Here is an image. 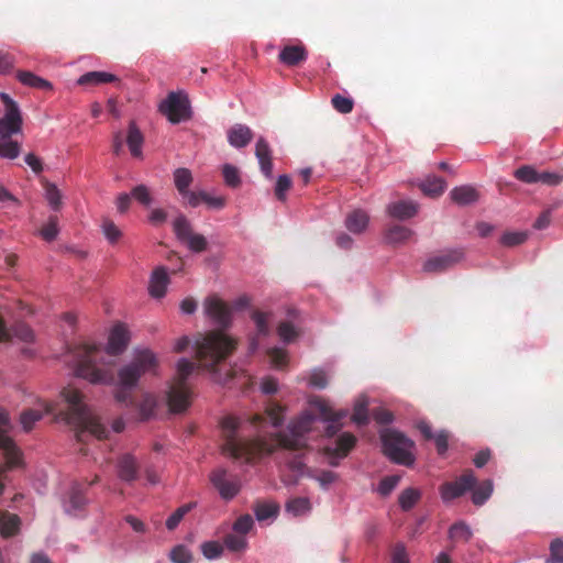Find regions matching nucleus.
<instances>
[{
    "instance_id": "cd10ccee",
    "label": "nucleus",
    "mask_w": 563,
    "mask_h": 563,
    "mask_svg": "<svg viewBox=\"0 0 563 563\" xmlns=\"http://www.w3.org/2000/svg\"><path fill=\"white\" fill-rule=\"evenodd\" d=\"M143 142H144V139H143V135H142L140 129L136 126L135 122L132 121L129 124L126 144H128L131 155L133 157H136V158L142 157Z\"/></svg>"
},
{
    "instance_id": "dca6fc26",
    "label": "nucleus",
    "mask_w": 563,
    "mask_h": 563,
    "mask_svg": "<svg viewBox=\"0 0 563 563\" xmlns=\"http://www.w3.org/2000/svg\"><path fill=\"white\" fill-rule=\"evenodd\" d=\"M210 481L224 499H232L240 490V485L236 482L229 481L227 471L223 468L213 471Z\"/></svg>"
},
{
    "instance_id": "c03bdc74",
    "label": "nucleus",
    "mask_w": 563,
    "mask_h": 563,
    "mask_svg": "<svg viewBox=\"0 0 563 563\" xmlns=\"http://www.w3.org/2000/svg\"><path fill=\"white\" fill-rule=\"evenodd\" d=\"M58 218L57 216H51L47 223L40 230V235L47 242H52L58 234Z\"/></svg>"
},
{
    "instance_id": "052dcab7",
    "label": "nucleus",
    "mask_w": 563,
    "mask_h": 563,
    "mask_svg": "<svg viewBox=\"0 0 563 563\" xmlns=\"http://www.w3.org/2000/svg\"><path fill=\"white\" fill-rule=\"evenodd\" d=\"M399 481H400L399 475H390V476L384 477L379 483L378 493L382 496L389 495L396 488Z\"/></svg>"
},
{
    "instance_id": "1a4fd4ad",
    "label": "nucleus",
    "mask_w": 563,
    "mask_h": 563,
    "mask_svg": "<svg viewBox=\"0 0 563 563\" xmlns=\"http://www.w3.org/2000/svg\"><path fill=\"white\" fill-rule=\"evenodd\" d=\"M314 417L303 413L291 421L287 431L276 433L277 446L289 451H300L307 446L305 435L311 430Z\"/></svg>"
},
{
    "instance_id": "58836bf2",
    "label": "nucleus",
    "mask_w": 563,
    "mask_h": 563,
    "mask_svg": "<svg viewBox=\"0 0 563 563\" xmlns=\"http://www.w3.org/2000/svg\"><path fill=\"white\" fill-rule=\"evenodd\" d=\"M278 511V505L272 503H257L254 506L255 517L258 521H264L269 518L276 517Z\"/></svg>"
},
{
    "instance_id": "6e6d98bb",
    "label": "nucleus",
    "mask_w": 563,
    "mask_h": 563,
    "mask_svg": "<svg viewBox=\"0 0 563 563\" xmlns=\"http://www.w3.org/2000/svg\"><path fill=\"white\" fill-rule=\"evenodd\" d=\"M545 563H563V541L561 539H554L550 543V556Z\"/></svg>"
},
{
    "instance_id": "2f4dec72",
    "label": "nucleus",
    "mask_w": 563,
    "mask_h": 563,
    "mask_svg": "<svg viewBox=\"0 0 563 563\" xmlns=\"http://www.w3.org/2000/svg\"><path fill=\"white\" fill-rule=\"evenodd\" d=\"M413 235V231L404 225H393L386 231V241L390 244L407 242Z\"/></svg>"
},
{
    "instance_id": "6ab92c4d",
    "label": "nucleus",
    "mask_w": 563,
    "mask_h": 563,
    "mask_svg": "<svg viewBox=\"0 0 563 563\" xmlns=\"http://www.w3.org/2000/svg\"><path fill=\"white\" fill-rule=\"evenodd\" d=\"M307 49L303 45H286L279 53L278 58L280 63L295 67L300 65L307 59Z\"/></svg>"
},
{
    "instance_id": "f704fd0d",
    "label": "nucleus",
    "mask_w": 563,
    "mask_h": 563,
    "mask_svg": "<svg viewBox=\"0 0 563 563\" xmlns=\"http://www.w3.org/2000/svg\"><path fill=\"white\" fill-rule=\"evenodd\" d=\"M174 183L179 195L186 194L192 183V175L188 168L180 167L174 172Z\"/></svg>"
},
{
    "instance_id": "de8ad7c7",
    "label": "nucleus",
    "mask_w": 563,
    "mask_h": 563,
    "mask_svg": "<svg viewBox=\"0 0 563 563\" xmlns=\"http://www.w3.org/2000/svg\"><path fill=\"white\" fill-rule=\"evenodd\" d=\"M332 107L342 114H347L352 112L354 107V101L352 98L344 97L342 95H334L331 99Z\"/></svg>"
},
{
    "instance_id": "412c9836",
    "label": "nucleus",
    "mask_w": 563,
    "mask_h": 563,
    "mask_svg": "<svg viewBox=\"0 0 563 563\" xmlns=\"http://www.w3.org/2000/svg\"><path fill=\"white\" fill-rule=\"evenodd\" d=\"M139 463L136 459L126 453L118 460V475L122 481L133 482L139 475Z\"/></svg>"
},
{
    "instance_id": "f03ea898",
    "label": "nucleus",
    "mask_w": 563,
    "mask_h": 563,
    "mask_svg": "<svg viewBox=\"0 0 563 563\" xmlns=\"http://www.w3.org/2000/svg\"><path fill=\"white\" fill-rule=\"evenodd\" d=\"M129 343V332L123 324H117L110 335L107 350L103 351L95 344H79L71 349V360L75 374L90 383L110 384L113 382V373L108 368L98 367L103 361V355H118L122 353Z\"/></svg>"
},
{
    "instance_id": "393cba45",
    "label": "nucleus",
    "mask_w": 563,
    "mask_h": 563,
    "mask_svg": "<svg viewBox=\"0 0 563 563\" xmlns=\"http://www.w3.org/2000/svg\"><path fill=\"white\" fill-rule=\"evenodd\" d=\"M168 283L169 278L165 267H157L153 272L150 280L148 290L151 296L155 298H162L166 292Z\"/></svg>"
},
{
    "instance_id": "39448f33",
    "label": "nucleus",
    "mask_w": 563,
    "mask_h": 563,
    "mask_svg": "<svg viewBox=\"0 0 563 563\" xmlns=\"http://www.w3.org/2000/svg\"><path fill=\"white\" fill-rule=\"evenodd\" d=\"M238 341L222 330L209 331L199 335L196 341V356L208 371H216V366L229 357L236 349Z\"/></svg>"
},
{
    "instance_id": "a18cd8bd",
    "label": "nucleus",
    "mask_w": 563,
    "mask_h": 563,
    "mask_svg": "<svg viewBox=\"0 0 563 563\" xmlns=\"http://www.w3.org/2000/svg\"><path fill=\"white\" fill-rule=\"evenodd\" d=\"M45 197L49 203V206L54 210H58L62 206V194L58 188L48 181L44 183Z\"/></svg>"
},
{
    "instance_id": "338daca9",
    "label": "nucleus",
    "mask_w": 563,
    "mask_h": 563,
    "mask_svg": "<svg viewBox=\"0 0 563 563\" xmlns=\"http://www.w3.org/2000/svg\"><path fill=\"white\" fill-rule=\"evenodd\" d=\"M314 406L316 408L318 409L320 416L322 417V419L325 421V420H329V419H334L336 418L335 416L338 413H342L343 411H334L330 405L322 400V399H318L314 401Z\"/></svg>"
},
{
    "instance_id": "0eeeda50",
    "label": "nucleus",
    "mask_w": 563,
    "mask_h": 563,
    "mask_svg": "<svg viewBox=\"0 0 563 563\" xmlns=\"http://www.w3.org/2000/svg\"><path fill=\"white\" fill-rule=\"evenodd\" d=\"M195 363L186 358H181L177 363V371L167 394V402L173 412H183L189 405L191 391L187 385V378L192 374Z\"/></svg>"
},
{
    "instance_id": "13d9d810",
    "label": "nucleus",
    "mask_w": 563,
    "mask_h": 563,
    "mask_svg": "<svg viewBox=\"0 0 563 563\" xmlns=\"http://www.w3.org/2000/svg\"><path fill=\"white\" fill-rule=\"evenodd\" d=\"M527 236L526 232H506L500 238V243L505 246H516L522 244Z\"/></svg>"
},
{
    "instance_id": "4468645a",
    "label": "nucleus",
    "mask_w": 563,
    "mask_h": 563,
    "mask_svg": "<svg viewBox=\"0 0 563 563\" xmlns=\"http://www.w3.org/2000/svg\"><path fill=\"white\" fill-rule=\"evenodd\" d=\"M205 311L216 324L227 329L231 324V308L219 297L210 296L205 300Z\"/></svg>"
},
{
    "instance_id": "0e129e2a",
    "label": "nucleus",
    "mask_w": 563,
    "mask_h": 563,
    "mask_svg": "<svg viewBox=\"0 0 563 563\" xmlns=\"http://www.w3.org/2000/svg\"><path fill=\"white\" fill-rule=\"evenodd\" d=\"M268 356L276 367H283L287 364L288 355L287 352L284 349L280 347H273L268 350Z\"/></svg>"
},
{
    "instance_id": "aec40b11",
    "label": "nucleus",
    "mask_w": 563,
    "mask_h": 563,
    "mask_svg": "<svg viewBox=\"0 0 563 563\" xmlns=\"http://www.w3.org/2000/svg\"><path fill=\"white\" fill-rule=\"evenodd\" d=\"M87 505L86 493L80 484H74L68 494V501L65 503V510L77 516Z\"/></svg>"
},
{
    "instance_id": "473e14b6",
    "label": "nucleus",
    "mask_w": 563,
    "mask_h": 563,
    "mask_svg": "<svg viewBox=\"0 0 563 563\" xmlns=\"http://www.w3.org/2000/svg\"><path fill=\"white\" fill-rule=\"evenodd\" d=\"M446 188L444 179L438 176H430L421 184V190L431 197H438L443 194Z\"/></svg>"
},
{
    "instance_id": "6e6552de",
    "label": "nucleus",
    "mask_w": 563,
    "mask_h": 563,
    "mask_svg": "<svg viewBox=\"0 0 563 563\" xmlns=\"http://www.w3.org/2000/svg\"><path fill=\"white\" fill-rule=\"evenodd\" d=\"M383 452L394 463L411 466L415 463L412 449L415 443L404 433L386 429L380 433Z\"/></svg>"
},
{
    "instance_id": "e2e57ef3",
    "label": "nucleus",
    "mask_w": 563,
    "mask_h": 563,
    "mask_svg": "<svg viewBox=\"0 0 563 563\" xmlns=\"http://www.w3.org/2000/svg\"><path fill=\"white\" fill-rule=\"evenodd\" d=\"M309 385L319 389L328 386V376L324 371L316 368L311 372L309 377Z\"/></svg>"
},
{
    "instance_id": "5701e85b",
    "label": "nucleus",
    "mask_w": 563,
    "mask_h": 563,
    "mask_svg": "<svg viewBox=\"0 0 563 563\" xmlns=\"http://www.w3.org/2000/svg\"><path fill=\"white\" fill-rule=\"evenodd\" d=\"M252 139V130L244 124H235L228 131L229 143L236 148L245 147Z\"/></svg>"
},
{
    "instance_id": "423d86ee",
    "label": "nucleus",
    "mask_w": 563,
    "mask_h": 563,
    "mask_svg": "<svg viewBox=\"0 0 563 563\" xmlns=\"http://www.w3.org/2000/svg\"><path fill=\"white\" fill-rule=\"evenodd\" d=\"M156 365V357L151 351L137 352L132 362L123 366L118 373L120 387L115 393V399L119 402H131L130 389L136 386L142 375L153 372Z\"/></svg>"
},
{
    "instance_id": "4be33fe9",
    "label": "nucleus",
    "mask_w": 563,
    "mask_h": 563,
    "mask_svg": "<svg viewBox=\"0 0 563 563\" xmlns=\"http://www.w3.org/2000/svg\"><path fill=\"white\" fill-rule=\"evenodd\" d=\"M387 212L390 217L406 220L415 217L418 212V205L413 201L399 200L387 206Z\"/></svg>"
},
{
    "instance_id": "9d476101",
    "label": "nucleus",
    "mask_w": 563,
    "mask_h": 563,
    "mask_svg": "<svg viewBox=\"0 0 563 563\" xmlns=\"http://www.w3.org/2000/svg\"><path fill=\"white\" fill-rule=\"evenodd\" d=\"M10 428L9 413L4 409H0V450L4 459V463L0 464V495L4 488L2 483L3 474L9 470L18 467L22 462L21 451L18 449L13 440L5 434Z\"/></svg>"
},
{
    "instance_id": "49530a36",
    "label": "nucleus",
    "mask_w": 563,
    "mask_h": 563,
    "mask_svg": "<svg viewBox=\"0 0 563 563\" xmlns=\"http://www.w3.org/2000/svg\"><path fill=\"white\" fill-rule=\"evenodd\" d=\"M169 559L174 563H191L192 553L185 545L178 544L172 549Z\"/></svg>"
},
{
    "instance_id": "2eb2a0df",
    "label": "nucleus",
    "mask_w": 563,
    "mask_h": 563,
    "mask_svg": "<svg viewBox=\"0 0 563 563\" xmlns=\"http://www.w3.org/2000/svg\"><path fill=\"white\" fill-rule=\"evenodd\" d=\"M463 258V252L461 250H450L442 254L430 257L423 264V271L427 273H441Z\"/></svg>"
},
{
    "instance_id": "79ce46f5",
    "label": "nucleus",
    "mask_w": 563,
    "mask_h": 563,
    "mask_svg": "<svg viewBox=\"0 0 563 563\" xmlns=\"http://www.w3.org/2000/svg\"><path fill=\"white\" fill-rule=\"evenodd\" d=\"M367 405L365 397L358 398L354 405L352 420L358 426L368 423Z\"/></svg>"
},
{
    "instance_id": "4d7b16f0",
    "label": "nucleus",
    "mask_w": 563,
    "mask_h": 563,
    "mask_svg": "<svg viewBox=\"0 0 563 563\" xmlns=\"http://www.w3.org/2000/svg\"><path fill=\"white\" fill-rule=\"evenodd\" d=\"M252 319L255 322L258 334L267 335L269 333L268 313L255 310L252 313Z\"/></svg>"
},
{
    "instance_id": "864d4df0",
    "label": "nucleus",
    "mask_w": 563,
    "mask_h": 563,
    "mask_svg": "<svg viewBox=\"0 0 563 563\" xmlns=\"http://www.w3.org/2000/svg\"><path fill=\"white\" fill-rule=\"evenodd\" d=\"M201 551L208 560H214L223 553V545L218 541H207L201 544Z\"/></svg>"
},
{
    "instance_id": "ddd939ff",
    "label": "nucleus",
    "mask_w": 563,
    "mask_h": 563,
    "mask_svg": "<svg viewBox=\"0 0 563 563\" xmlns=\"http://www.w3.org/2000/svg\"><path fill=\"white\" fill-rule=\"evenodd\" d=\"M356 444V437L350 432L340 434L332 444L324 446V453L330 457L329 464L339 465V460L345 457Z\"/></svg>"
},
{
    "instance_id": "8fccbe9b",
    "label": "nucleus",
    "mask_w": 563,
    "mask_h": 563,
    "mask_svg": "<svg viewBox=\"0 0 563 563\" xmlns=\"http://www.w3.org/2000/svg\"><path fill=\"white\" fill-rule=\"evenodd\" d=\"M515 177L526 184H537L538 178V170L530 166V165H523L516 169Z\"/></svg>"
},
{
    "instance_id": "f257e3e1",
    "label": "nucleus",
    "mask_w": 563,
    "mask_h": 563,
    "mask_svg": "<svg viewBox=\"0 0 563 563\" xmlns=\"http://www.w3.org/2000/svg\"><path fill=\"white\" fill-rule=\"evenodd\" d=\"M60 396L67 406L66 409L58 410L55 404L41 401L38 409L23 410L20 415L23 430L31 431L34 423L41 420L45 413H53L57 419L65 420L75 428L78 441H84L86 434H91L98 440L108 438L109 430L88 407L85 396L79 389L67 386L63 388Z\"/></svg>"
},
{
    "instance_id": "ea45409f",
    "label": "nucleus",
    "mask_w": 563,
    "mask_h": 563,
    "mask_svg": "<svg viewBox=\"0 0 563 563\" xmlns=\"http://www.w3.org/2000/svg\"><path fill=\"white\" fill-rule=\"evenodd\" d=\"M196 507L195 503H188L180 507H178L166 520V528L168 530H174L180 523L183 518Z\"/></svg>"
},
{
    "instance_id": "680f3d73",
    "label": "nucleus",
    "mask_w": 563,
    "mask_h": 563,
    "mask_svg": "<svg viewBox=\"0 0 563 563\" xmlns=\"http://www.w3.org/2000/svg\"><path fill=\"white\" fill-rule=\"evenodd\" d=\"M291 187V179L288 175H282L278 177L275 186V195L278 200L284 201L286 199V192Z\"/></svg>"
},
{
    "instance_id": "c85d7f7f",
    "label": "nucleus",
    "mask_w": 563,
    "mask_h": 563,
    "mask_svg": "<svg viewBox=\"0 0 563 563\" xmlns=\"http://www.w3.org/2000/svg\"><path fill=\"white\" fill-rule=\"evenodd\" d=\"M18 80L32 88L41 89V90H51L53 88L52 84L46 79L36 76L32 71L27 70H19L16 73Z\"/></svg>"
},
{
    "instance_id": "7ed1b4c3",
    "label": "nucleus",
    "mask_w": 563,
    "mask_h": 563,
    "mask_svg": "<svg viewBox=\"0 0 563 563\" xmlns=\"http://www.w3.org/2000/svg\"><path fill=\"white\" fill-rule=\"evenodd\" d=\"M221 424L224 437L222 452L234 460H243L250 463L262 453L272 454L275 451V448L263 439L240 437L238 431L241 422L236 417H225Z\"/></svg>"
},
{
    "instance_id": "20e7f679",
    "label": "nucleus",
    "mask_w": 563,
    "mask_h": 563,
    "mask_svg": "<svg viewBox=\"0 0 563 563\" xmlns=\"http://www.w3.org/2000/svg\"><path fill=\"white\" fill-rule=\"evenodd\" d=\"M0 100L4 107V113L0 117V157L14 159L21 152V143L14 136L22 133V113L8 93L1 92Z\"/></svg>"
},
{
    "instance_id": "7c9ffc66",
    "label": "nucleus",
    "mask_w": 563,
    "mask_h": 563,
    "mask_svg": "<svg viewBox=\"0 0 563 563\" xmlns=\"http://www.w3.org/2000/svg\"><path fill=\"white\" fill-rule=\"evenodd\" d=\"M493 482L485 479L472 489V503L475 506L484 505L493 494Z\"/></svg>"
},
{
    "instance_id": "f3484780",
    "label": "nucleus",
    "mask_w": 563,
    "mask_h": 563,
    "mask_svg": "<svg viewBox=\"0 0 563 563\" xmlns=\"http://www.w3.org/2000/svg\"><path fill=\"white\" fill-rule=\"evenodd\" d=\"M12 338H16L23 342H32L34 340V332L23 322L14 324L13 328L9 330L0 316V342L10 341Z\"/></svg>"
},
{
    "instance_id": "603ef678",
    "label": "nucleus",
    "mask_w": 563,
    "mask_h": 563,
    "mask_svg": "<svg viewBox=\"0 0 563 563\" xmlns=\"http://www.w3.org/2000/svg\"><path fill=\"white\" fill-rule=\"evenodd\" d=\"M222 175L228 186L236 188L241 184L239 169L230 164H225L222 168Z\"/></svg>"
},
{
    "instance_id": "774afa93",
    "label": "nucleus",
    "mask_w": 563,
    "mask_h": 563,
    "mask_svg": "<svg viewBox=\"0 0 563 563\" xmlns=\"http://www.w3.org/2000/svg\"><path fill=\"white\" fill-rule=\"evenodd\" d=\"M391 563H409L404 544H396L391 552Z\"/></svg>"
},
{
    "instance_id": "c9c22d12",
    "label": "nucleus",
    "mask_w": 563,
    "mask_h": 563,
    "mask_svg": "<svg viewBox=\"0 0 563 563\" xmlns=\"http://www.w3.org/2000/svg\"><path fill=\"white\" fill-rule=\"evenodd\" d=\"M449 538L454 542H468L472 538V530L465 522L460 521L451 526Z\"/></svg>"
},
{
    "instance_id": "e433bc0d",
    "label": "nucleus",
    "mask_w": 563,
    "mask_h": 563,
    "mask_svg": "<svg viewBox=\"0 0 563 563\" xmlns=\"http://www.w3.org/2000/svg\"><path fill=\"white\" fill-rule=\"evenodd\" d=\"M223 544L232 552H242L247 548V540L246 537L233 531L223 538Z\"/></svg>"
},
{
    "instance_id": "9b49d317",
    "label": "nucleus",
    "mask_w": 563,
    "mask_h": 563,
    "mask_svg": "<svg viewBox=\"0 0 563 563\" xmlns=\"http://www.w3.org/2000/svg\"><path fill=\"white\" fill-rule=\"evenodd\" d=\"M161 111L174 124L191 117L189 100L186 95L180 92H170L161 104Z\"/></svg>"
},
{
    "instance_id": "a19ab883",
    "label": "nucleus",
    "mask_w": 563,
    "mask_h": 563,
    "mask_svg": "<svg viewBox=\"0 0 563 563\" xmlns=\"http://www.w3.org/2000/svg\"><path fill=\"white\" fill-rule=\"evenodd\" d=\"M277 334L285 343H291L299 336V330L291 321H282L277 327Z\"/></svg>"
},
{
    "instance_id": "37998d69",
    "label": "nucleus",
    "mask_w": 563,
    "mask_h": 563,
    "mask_svg": "<svg viewBox=\"0 0 563 563\" xmlns=\"http://www.w3.org/2000/svg\"><path fill=\"white\" fill-rule=\"evenodd\" d=\"M420 499V492L415 488H407L399 495L398 501L402 510H410Z\"/></svg>"
},
{
    "instance_id": "bf43d9fd",
    "label": "nucleus",
    "mask_w": 563,
    "mask_h": 563,
    "mask_svg": "<svg viewBox=\"0 0 563 563\" xmlns=\"http://www.w3.org/2000/svg\"><path fill=\"white\" fill-rule=\"evenodd\" d=\"M185 244L192 252L200 253L207 250L208 242L207 239L202 234L194 233Z\"/></svg>"
},
{
    "instance_id": "c756f323",
    "label": "nucleus",
    "mask_w": 563,
    "mask_h": 563,
    "mask_svg": "<svg viewBox=\"0 0 563 563\" xmlns=\"http://www.w3.org/2000/svg\"><path fill=\"white\" fill-rule=\"evenodd\" d=\"M368 224V216L363 210L352 211L345 219V225L352 233L363 232Z\"/></svg>"
},
{
    "instance_id": "bb28decb",
    "label": "nucleus",
    "mask_w": 563,
    "mask_h": 563,
    "mask_svg": "<svg viewBox=\"0 0 563 563\" xmlns=\"http://www.w3.org/2000/svg\"><path fill=\"white\" fill-rule=\"evenodd\" d=\"M114 81H119V79L113 74L107 71H88L78 78L77 84L80 86H97Z\"/></svg>"
},
{
    "instance_id": "5fc2aeb1",
    "label": "nucleus",
    "mask_w": 563,
    "mask_h": 563,
    "mask_svg": "<svg viewBox=\"0 0 563 563\" xmlns=\"http://www.w3.org/2000/svg\"><path fill=\"white\" fill-rule=\"evenodd\" d=\"M133 199L139 201L141 205L147 207L152 203V195L150 189L145 185H137L131 190Z\"/></svg>"
},
{
    "instance_id": "4c0bfd02",
    "label": "nucleus",
    "mask_w": 563,
    "mask_h": 563,
    "mask_svg": "<svg viewBox=\"0 0 563 563\" xmlns=\"http://www.w3.org/2000/svg\"><path fill=\"white\" fill-rule=\"evenodd\" d=\"M311 509L310 500L306 497H296L286 504V510L294 516H301Z\"/></svg>"
},
{
    "instance_id": "3c124183",
    "label": "nucleus",
    "mask_w": 563,
    "mask_h": 563,
    "mask_svg": "<svg viewBox=\"0 0 563 563\" xmlns=\"http://www.w3.org/2000/svg\"><path fill=\"white\" fill-rule=\"evenodd\" d=\"M253 527H254V520H253L252 516L249 514H245V515L240 516L234 521L232 529L234 532L245 537L252 530Z\"/></svg>"
},
{
    "instance_id": "69168bd1",
    "label": "nucleus",
    "mask_w": 563,
    "mask_h": 563,
    "mask_svg": "<svg viewBox=\"0 0 563 563\" xmlns=\"http://www.w3.org/2000/svg\"><path fill=\"white\" fill-rule=\"evenodd\" d=\"M563 181V175L551 172H538L537 183L548 186H556Z\"/></svg>"
},
{
    "instance_id": "f8f14e48",
    "label": "nucleus",
    "mask_w": 563,
    "mask_h": 563,
    "mask_svg": "<svg viewBox=\"0 0 563 563\" xmlns=\"http://www.w3.org/2000/svg\"><path fill=\"white\" fill-rule=\"evenodd\" d=\"M477 484V477L472 470H465L455 481L443 483L439 490L444 503H449L472 490Z\"/></svg>"
},
{
    "instance_id": "b1692460",
    "label": "nucleus",
    "mask_w": 563,
    "mask_h": 563,
    "mask_svg": "<svg viewBox=\"0 0 563 563\" xmlns=\"http://www.w3.org/2000/svg\"><path fill=\"white\" fill-rule=\"evenodd\" d=\"M21 530V519L18 515L0 510V533L3 538H12Z\"/></svg>"
},
{
    "instance_id": "72a5a7b5",
    "label": "nucleus",
    "mask_w": 563,
    "mask_h": 563,
    "mask_svg": "<svg viewBox=\"0 0 563 563\" xmlns=\"http://www.w3.org/2000/svg\"><path fill=\"white\" fill-rule=\"evenodd\" d=\"M173 229L177 239L183 243L194 234L191 223L184 214H179L174 220Z\"/></svg>"
},
{
    "instance_id": "a878e982",
    "label": "nucleus",
    "mask_w": 563,
    "mask_h": 563,
    "mask_svg": "<svg viewBox=\"0 0 563 563\" xmlns=\"http://www.w3.org/2000/svg\"><path fill=\"white\" fill-rule=\"evenodd\" d=\"M450 197L455 203L467 206L476 202L479 195L474 187L465 185L453 188L450 192Z\"/></svg>"
},
{
    "instance_id": "09e8293b",
    "label": "nucleus",
    "mask_w": 563,
    "mask_h": 563,
    "mask_svg": "<svg viewBox=\"0 0 563 563\" xmlns=\"http://www.w3.org/2000/svg\"><path fill=\"white\" fill-rule=\"evenodd\" d=\"M102 232L109 243H117L122 236L121 230L115 225V223L110 219H104L102 222Z\"/></svg>"
},
{
    "instance_id": "a211bd4d",
    "label": "nucleus",
    "mask_w": 563,
    "mask_h": 563,
    "mask_svg": "<svg viewBox=\"0 0 563 563\" xmlns=\"http://www.w3.org/2000/svg\"><path fill=\"white\" fill-rule=\"evenodd\" d=\"M255 156L258 161L261 172L266 178L273 176V155L269 144L264 137H260L255 146Z\"/></svg>"
}]
</instances>
